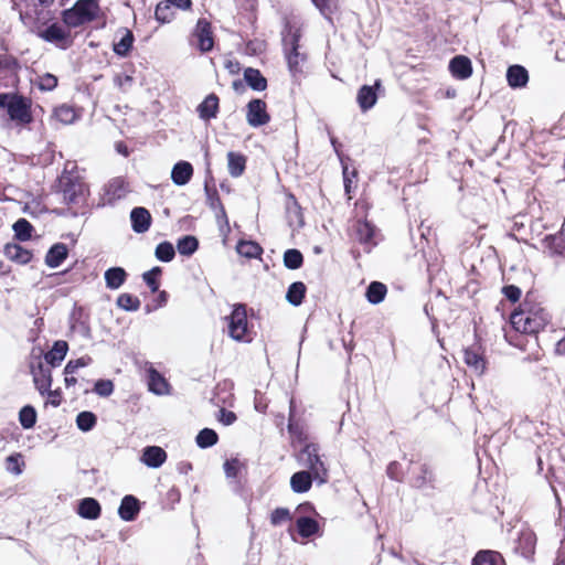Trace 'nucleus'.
<instances>
[{
  "label": "nucleus",
  "instance_id": "obj_1",
  "mask_svg": "<svg viewBox=\"0 0 565 565\" xmlns=\"http://www.w3.org/2000/svg\"><path fill=\"white\" fill-rule=\"evenodd\" d=\"M0 108L4 109L9 119L18 125L33 121L32 99L19 93H0Z\"/></svg>",
  "mask_w": 565,
  "mask_h": 565
},
{
  "label": "nucleus",
  "instance_id": "obj_2",
  "mask_svg": "<svg viewBox=\"0 0 565 565\" xmlns=\"http://www.w3.org/2000/svg\"><path fill=\"white\" fill-rule=\"evenodd\" d=\"M510 321L516 331L526 334H535L548 324L550 315L542 308L530 310L521 309L511 315Z\"/></svg>",
  "mask_w": 565,
  "mask_h": 565
},
{
  "label": "nucleus",
  "instance_id": "obj_3",
  "mask_svg": "<svg viewBox=\"0 0 565 565\" xmlns=\"http://www.w3.org/2000/svg\"><path fill=\"white\" fill-rule=\"evenodd\" d=\"M99 12L97 0H77L72 8L61 13L63 23L68 28H78L94 21Z\"/></svg>",
  "mask_w": 565,
  "mask_h": 565
},
{
  "label": "nucleus",
  "instance_id": "obj_4",
  "mask_svg": "<svg viewBox=\"0 0 565 565\" xmlns=\"http://www.w3.org/2000/svg\"><path fill=\"white\" fill-rule=\"evenodd\" d=\"M301 34L299 30L289 31L282 36L284 52L288 64V70L292 77L302 74V65L307 60V55L299 51V41Z\"/></svg>",
  "mask_w": 565,
  "mask_h": 565
},
{
  "label": "nucleus",
  "instance_id": "obj_5",
  "mask_svg": "<svg viewBox=\"0 0 565 565\" xmlns=\"http://www.w3.org/2000/svg\"><path fill=\"white\" fill-rule=\"evenodd\" d=\"M411 487L420 490L425 494H431L438 489V479L434 469L426 462L408 468Z\"/></svg>",
  "mask_w": 565,
  "mask_h": 565
},
{
  "label": "nucleus",
  "instance_id": "obj_6",
  "mask_svg": "<svg viewBox=\"0 0 565 565\" xmlns=\"http://www.w3.org/2000/svg\"><path fill=\"white\" fill-rule=\"evenodd\" d=\"M298 461L301 466L307 467L308 471L312 472L315 479H319L321 483L326 482L328 471L320 459L317 444H306L298 455Z\"/></svg>",
  "mask_w": 565,
  "mask_h": 565
},
{
  "label": "nucleus",
  "instance_id": "obj_7",
  "mask_svg": "<svg viewBox=\"0 0 565 565\" xmlns=\"http://www.w3.org/2000/svg\"><path fill=\"white\" fill-rule=\"evenodd\" d=\"M61 192L65 204H82L86 201L87 185L78 178L63 175L60 179Z\"/></svg>",
  "mask_w": 565,
  "mask_h": 565
},
{
  "label": "nucleus",
  "instance_id": "obj_8",
  "mask_svg": "<svg viewBox=\"0 0 565 565\" xmlns=\"http://www.w3.org/2000/svg\"><path fill=\"white\" fill-rule=\"evenodd\" d=\"M228 320V334L235 341H249L246 306L237 303L233 307Z\"/></svg>",
  "mask_w": 565,
  "mask_h": 565
},
{
  "label": "nucleus",
  "instance_id": "obj_9",
  "mask_svg": "<svg viewBox=\"0 0 565 565\" xmlns=\"http://www.w3.org/2000/svg\"><path fill=\"white\" fill-rule=\"evenodd\" d=\"M30 372L33 377V383L39 393L43 396L50 392L52 386V371L51 367L45 365L40 359L35 363H31Z\"/></svg>",
  "mask_w": 565,
  "mask_h": 565
},
{
  "label": "nucleus",
  "instance_id": "obj_10",
  "mask_svg": "<svg viewBox=\"0 0 565 565\" xmlns=\"http://www.w3.org/2000/svg\"><path fill=\"white\" fill-rule=\"evenodd\" d=\"M246 120L252 127H260L269 122L270 116L267 113L266 103L263 99L254 98L247 104Z\"/></svg>",
  "mask_w": 565,
  "mask_h": 565
},
{
  "label": "nucleus",
  "instance_id": "obj_11",
  "mask_svg": "<svg viewBox=\"0 0 565 565\" xmlns=\"http://www.w3.org/2000/svg\"><path fill=\"white\" fill-rule=\"evenodd\" d=\"M193 36L198 40V49L202 53L212 51L214 46V39L212 32V25L205 18H200L196 22L193 31Z\"/></svg>",
  "mask_w": 565,
  "mask_h": 565
},
{
  "label": "nucleus",
  "instance_id": "obj_12",
  "mask_svg": "<svg viewBox=\"0 0 565 565\" xmlns=\"http://www.w3.org/2000/svg\"><path fill=\"white\" fill-rule=\"evenodd\" d=\"M381 81L376 79L374 85H363L356 94V103L361 111L365 113L374 107L377 102V90L381 88Z\"/></svg>",
  "mask_w": 565,
  "mask_h": 565
},
{
  "label": "nucleus",
  "instance_id": "obj_13",
  "mask_svg": "<svg viewBox=\"0 0 565 565\" xmlns=\"http://www.w3.org/2000/svg\"><path fill=\"white\" fill-rule=\"evenodd\" d=\"M535 532H519L515 541L514 552L527 561H533L536 546Z\"/></svg>",
  "mask_w": 565,
  "mask_h": 565
},
{
  "label": "nucleus",
  "instance_id": "obj_14",
  "mask_svg": "<svg viewBox=\"0 0 565 565\" xmlns=\"http://www.w3.org/2000/svg\"><path fill=\"white\" fill-rule=\"evenodd\" d=\"M465 363L478 375L486 371V359L480 345L473 344L463 351Z\"/></svg>",
  "mask_w": 565,
  "mask_h": 565
},
{
  "label": "nucleus",
  "instance_id": "obj_15",
  "mask_svg": "<svg viewBox=\"0 0 565 565\" xmlns=\"http://www.w3.org/2000/svg\"><path fill=\"white\" fill-rule=\"evenodd\" d=\"M40 36L50 43L60 44L62 49L68 47L72 43L70 32L65 31L58 23H52L45 28Z\"/></svg>",
  "mask_w": 565,
  "mask_h": 565
},
{
  "label": "nucleus",
  "instance_id": "obj_16",
  "mask_svg": "<svg viewBox=\"0 0 565 565\" xmlns=\"http://www.w3.org/2000/svg\"><path fill=\"white\" fill-rule=\"evenodd\" d=\"M220 109V98L216 94H209L196 107L199 118L210 121L216 118Z\"/></svg>",
  "mask_w": 565,
  "mask_h": 565
},
{
  "label": "nucleus",
  "instance_id": "obj_17",
  "mask_svg": "<svg viewBox=\"0 0 565 565\" xmlns=\"http://www.w3.org/2000/svg\"><path fill=\"white\" fill-rule=\"evenodd\" d=\"M151 214L142 206L134 207L130 212L131 228L137 234L146 233L151 226Z\"/></svg>",
  "mask_w": 565,
  "mask_h": 565
},
{
  "label": "nucleus",
  "instance_id": "obj_18",
  "mask_svg": "<svg viewBox=\"0 0 565 565\" xmlns=\"http://www.w3.org/2000/svg\"><path fill=\"white\" fill-rule=\"evenodd\" d=\"M21 64L17 57L10 54H0V82L9 78L18 81Z\"/></svg>",
  "mask_w": 565,
  "mask_h": 565
},
{
  "label": "nucleus",
  "instance_id": "obj_19",
  "mask_svg": "<svg viewBox=\"0 0 565 565\" xmlns=\"http://www.w3.org/2000/svg\"><path fill=\"white\" fill-rule=\"evenodd\" d=\"M449 71L457 79H467L472 74V64L469 57L456 55L449 62Z\"/></svg>",
  "mask_w": 565,
  "mask_h": 565
},
{
  "label": "nucleus",
  "instance_id": "obj_20",
  "mask_svg": "<svg viewBox=\"0 0 565 565\" xmlns=\"http://www.w3.org/2000/svg\"><path fill=\"white\" fill-rule=\"evenodd\" d=\"M140 460L147 467L157 469L167 460V452L159 446H147L142 450Z\"/></svg>",
  "mask_w": 565,
  "mask_h": 565
},
{
  "label": "nucleus",
  "instance_id": "obj_21",
  "mask_svg": "<svg viewBox=\"0 0 565 565\" xmlns=\"http://www.w3.org/2000/svg\"><path fill=\"white\" fill-rule=\"evenodd\" d=\"M140 512V501L132 494H127L121 499L118 508V514L124 521H134Z\"/></svg>",
  "mask_w": 565,
  "mask_h": 565
},
{
  "label": "nucleus",
  "instance_id": "obj_22",
  "mask_svg": "<svg viewBox=\"0 0 565 565\" xmlns=\"http://www.w3.org/2000/svg\"><path fill=\"white\" fill-rule=\"evenodd\" d=\"M204 191L206 194V203L213 211L216 212V218L218 223L223 221L226 225H228V218L217 190L215 188H211L209 182L205 181Z\"/></svg>",
  "mask_w": 565,
  "mask_h": 565
},
{
  "label": "nucleus",
  "instance_id": "obj_23",
  "mask_svg": "<svg viewBox=\"0 0 565 565\" xmlns=\"http://www.w3.org/2000/svg\"><path fill=\"white\" fill-rule=\"evenodd\" d=\"M374 232V226L367 221H358L354 225L355 239L365 246L366 252H370L371 247L375 245Z\"/></svg>",
  "mask_w": 565,
  "mask_h": 565
},
{
  "label": "nucleus",
  "instance_id": "obj_24",
  "mask_svg": "<svg viewBox=\"0 0 565 565\" xmlns=\"http://www.w3.org/2000/svg\"><path fill=\"white\" fill-rule=\"evenodd\" d=\"M149 391L156 395H166L169 393L170 385L168 381L152 365L147 370Z\"/></svg>",
  "mask_w": 565,
  "mask_h": 565
},
{
  "label": "nucleus",
  "instance_id": "obj_25",
  "mask_svg": "<svg viewBox=\"0 0 565 565\" xmlns=\"http://www.w3.org/2000/svg\"><path fill=\"white\" fill-rule=\"evenodd\" d=\"M507 81L512 88H523L529 83V72L522 65H511L507 70Z\"/></svg>",
  "mask_w": 565,
  "mask_h": 565
},
{
  "label": "nucleus",
  "instance_id": "obj_26",
  "mask_svg": "<svg viewBox=\"0 0 565 565\" xmlns=\"http://www.w3.org/2000/svg\"><path fill=\"white\" fill-rule=\"evenodd\" d=\"M68 351V344L64 340H57L53 343L51 350H49L44 354V360L46 364L51 367H55L61 364V362L65 359Z\"/></svg>",
  "mask_w": 565,
  "mask_h": 565
},
{
  "label": "nucleus",
  "instance_id": "obj_27",
  "mask_svg": "<svg viewBox=\"0 0 565 565\" xmlns=\"http://www.w3.org/2000/svg\"><path fill=\"white\" fill-rule=\"evenodd\" d=\"M3 253L7 258L18 264L25 265L32 259V252L22 247L17 243H8L4 245Z\"/></svg>",
  "mask_w": 565,
  "mask_h": 565
},
{
  "label": "nucleus",
  "instance_id": "obj_28",
  "mask_svg": "<svg viewBox=\"0 0 565 565\" xmlns=\"http://www.w3.org/2000/svg\"><path fill=\"white\" fill-rule=\"evenodd\" d=\"M193 175V167L188 161H179L177 162L171 171V180L178 185L182 186L189 183Z\"/></svg>",
  "mask_w": 565,
  "mask_h": 565
},
{
  "label": "nucleus",
  "instance_id": "obj_29",
  "mask_svg": "<svg viewBox=\"0 0 565 565\" xmlns=\"http://www.w3.org/2000/svg\"><path fill=\"white\" fill-rule=\"evenodd\" d=\"M471 565H505V559L497 551L480 550L472 557Z\"/></svg>",
  "mask_w": 565,
  "mask_h": 565
},
{
  "label": "nucleus",
  "instance_id": "obj_30",
  "mask_svg": "<svg viewBox=\"0 0 565 565\" xmlns=\"http://www.w3.org/2000/svg\"><path fill=\"white\" fill-rule=\"evenodd\" d=\"M79 516L87 520H96L100 515V504L94 498H84L79 500L76 509Z\"/></svg>",
  "mask_w": 565,
  "mask_h": 565
},
{
  "label": "nucleus",
  "instance_id": "obj_31",
  "mask_svg": "<svg viewBox=\"0 0 565 565\" xmlns=\"http://www.w3.org/2000/svg\"><path fill=\"white\" fill-rule=\"evenodd\" d=\"M127 277L128 274L125 268L119 266L110 267L104 274L106 287L110 290L119 289L127 280Z\"/></svg>",
  "mask_w": 565,
  "mask_h": 565
},
{
  "label": "nucleus",
  "instance_id": "obj_32",
  "mask_svg": "<svg viewBox=\"0 0 565 565\" xmlns=\"http://www.w3.org/2000/svg\"><path fill=\"white\" fill-rule=\"evenodd\" d=\"M313 475L310 471L301 470L295 472L290 478V487L295 493H305L312 486Z\"/></svg>",
  "mask_w": 565,
  "mask_h": 565
},
{
  "label": "nucleus",
  "instance_id": "obj_33",
  "mask_svg": "<svg viewBox=\"0 0 565 565\" xmlns=\"http://www.w3.org/2000/svg\"><path fill=\"white\" fill-rule=\"evenodd\" d=\"M68 248L64 243H56L50 247L45 256V264L50 268H57L67 257Z\"/></svg>",
  "mask_w": 565,
  "mask_h": 565
},
{
  "label": "nucleus",
  "instance_id": "obj_34",
  "mask_svg": "<svg viewBox=\"0 0 565 565\" xmlns=\"http://www.w3.org/2000/svg\"><path fill=\"white\" fill-rule=\"evenodd\" d=\"M71 330L86 340L92 339V330L88 318L85 317L82 310L78 313H73L70 318Z\"/></svg>",
  "mask_w": 565,
  "mask_h": 565
},
{
  "label": "nucleus",
  "instance_id": "obj_35",
  "mask_svg": "<svg viewBox=\"0 0 565 565\" xmlns=\"http://www.w3.org/2000/svg\"><path fill=\"white\" fill-rule=\"evenodd\" d=\"M227 168L232 178L241 177L246 168V157L239 152H227Z\"/></svg>",
  "mask_w": 565,
  "mask_h": 565
},
{
  "label": "nucleus",
  "instance_id": "obj_36",
  "mask_svg": "<svg viewBox=\"0 0 565 565\" xmlns=\"http://www.w3.org/2000/svg\"><path fill=\"white\" fill-rule=\"evenodd\" d=\"M244 79L253 90L263 92L267 88V79L257 68L247 67L244 71Z\"/></svg>",
  "mask_w": 565,
  "mask_h": 565
},
{
  "label": "nucleus",
  "instance_id": "obj_37",
  "mask_svg": "<svg viewBox=\"0 0 565 565\" xmlns=\"http://www.w3.org/2000/svg\"><path fill=\"white\" fill-rule=\"evenodd\" d=\"M134 41V33L130 30L125 29L121 39L113 44L114 53L120 57L128 56L132 49Z\"/></svg>",
  "mask_w": 565,
  "mask_h": 565
},
{
  "label": "nucleus",
  "instance_id": "obj_38",
  "mask_svg": "<svg viewBox=\"0 0 565 565\" xmlns=\"http://www.w3.org/2000/svg\"><path fill=\"white\" fill-rule=\"evenodd\" d=\"M306 290V285L302 281H295L287 289L286 300L295 307L300 306L303 301Z\"/></svg>",
  "mask_w": 565,
  "mask_h": 565
},
{
  "label": "nucleus",
  "instance_id": "obj_39",
  "mask_svg": "<svg viewBox=\"0 0 565 565\" xmlns=\"http://www.w3.org/2000/svg\"><path fill=\"white\" fill-rule=\"evenodd\" d=\"M386 286L380 281H372L365 292L367 301L372 305L382 302L386 296Z\"/></svg>",
  "mask_w": 565,
  "mask_h": 565
},
{
  "label": "nucleus",
  "instance_id": "obj_40",
  "mask_svg": "<svg viewBox=\"0 0 565 565\" xmlns=\"http://www.w3.org/2000/svg\"><path fill=\"white\" fill-rule=\"evenodd\" d=\"M236 250L241 256L249 259L259 258L263 253L262 246L253 241H239L236 245Z\"/></svg>",
  "mask_w": 565,
  "mask_h": 565
},
{
  "label": "nucleus",
  "instance_id": "obj_41",
  "mask_svg": "<svg viewBox=\"0 0 565 565\" xmlns=\"http://www.w3.org/2000/svg\"><path fill=\"white\" fill-rule=\"evenodd\" d=\"M217 441H218V435L212 428L201 429L195 437V443H196L198 447L201 449L210 448V447L216 445Z\"/></svg>",
  "mask_w": 565,
  "mask_h": 565
},
{
  "label": "nucleus",
  "instance_id": "obj_42",
  "mask_svg": "<svg viewBox=\"0 0 565 565\" xmlns=\"http://www.w3.org/2000/svg\"><path fill=\"white\" fill-rule=\"evenodd\" d=\"M199 248V241L193 235H185L178 239L177 249L180 255L191 256Z\"/></svg>",
  "mask_w": 565,
  "mask_h": 565
},
{
  "label": "nucleus",
  "instance_id": "obj_43",
  "mask_svg": "<svg viewBox=\"0 0 565 565\" xmlns=\"http://www.w3.org/2000/svg\"><path fill=\"white\" fill-rule=\"evenodd\" d=\"M127 192V183L121 178L113 179L107 184L106 193L111 200H120Z\"/></svg>",
  "mask_w": 565,
  "mask_h": 565
},
{
  "label": "nucleus",
  "instance_id": "obj_44",
  "mask_svg": "<svg viewBox=\"0 0 565 565\" xmlns=\"http://www.w3.org/2000/svg\"><path fill=\"white\" fill-rule=\"evenodd\" d=\"M14 231V237L18 241L25 242L32 237L33 226L25 218H19L12 226Z\"/></svg>",
  "mask_w": 565,
  "mask_h": 565
},
{
  "label": "nucleus",
  "instance_id": "obj_45",
  "mask_svg": "<svg viewBox=\"0 0 565 565\" xmlns=\"http://www.w3.org/2000/svg\"><path fill=\"white\" fill-rule=\"evenodd\" d=\"M303 264V255L297 248H289L284 253V266L290 270L299 269Z\"/></svg>",
  "mask_w": 565,
  "mask_h": 565
},
{
  "label": "nucleus",
  "instance_id": "obj_46",
  "mask_svg": "<svg viewBox=\"0 0 565 565\" xmlns=\"http://www.w3.org/2000/svg\"><path fill=\"white\" fill-rule=\"evenodd\" d=\"M97 424V416L89 411H83L76 416L77 428L84 433L90 431Z\"/></svg>",
  "mask_w": 565,
  "mask_h": 565
},
{
  "label": "nucleus",
  "instance_id": "obj_47",
  "mask_svg": "<svg viewBox=\"0 0 565 565\" xmlns=\"http://www.w3.org/2000/svg\"><path fill=\"white\" fill-rule=\"evenodd\" d=\"M53 117L63 125H70L74 122L76 113L72 106L61 105L54 109Z\"/></svg>",
  "mask_w": 565,
  "mask_h": 565
},
{
  "label": "nucleus",
  "instance_id": "obj_48",
  "mask_svg": "<svg viewBox=\"0 0 565 565\" xmlns=\"http://www.w3.org/2000/svg\"><path fill=\"white\" fill-rule=\"evenodd\" d=\"M116 305L120 309L131 312L137 311L140 308L141 302L138 297L125 292L118 296Z\"/></svg>",
  "mask_w": 565,
  "mask_h": 565
},
{
  "label": "nucleus",
  "instance_id": "obj_49",
  "mask_svg": "<svg viewBox=\"0 0 565 565\" xmlns=\"http://www.w3.org/2000/svg\"><path fill=\"white\" fill-rule=\"evenodd\" d=\"M19 420L24 429L34 427L36 423V411L31 405H25L20 409Z\"/></svg>",
  "mask_w": 565,
  "mask_h": 565
},
{
  "label": "nucleus",
  "instance_id": "obj_50",
  "mask_svg": "<svg viewBox=\"0 0 565 565\" xmlns=\"http://www.w3.org/2000/svg\"><path fill=\"white\" fill-rule=\"evenodd\" d=\"M154 255L158 260L169 263L174 258L175 249L170 242L164 241L157 245Z\"/></svg>",
  "mask_w": 565,
  "mask_h": 565
},
{
  "label": "nucleus",
  "instance_id": "obj_51",
  "mask_svg": "<svg viewBox=\"0 0 565 565\" xmlns=\"http://www.w3.org/2000/svg\"><path fill=\"white\" fill-rule=\"evenodd\" d=\"M171 7L172 6L168 3L167 0L159 2L154 10L156 20L161 23L170 22L174 15Z\"/></svg>",
  "mask_w": 565,
  "mask_h": 565
},
{
  "label": "nucleus",
  "instance_id": "obj_52",
  "mask_svg": "<svg viewBox=\"0 0 565 565\" xmlns=\"http://www.w3.org/2000/svg\"><path fill=\"white\" fill-rule=\"evenodd\" d=\"M162 270L160 267L156 266L151 268L150 270L142 274V279L146 282V285L149 287L151 292L159 291V280L158 277L161 275Z\"/></svg>",
  "mask_w": 565,
  "mask_h": 565
},
{
  "label": "nucleus",
  "instance_id": "obj_53",
  "mask_svg": "<svg viewBox=\"0 0 565 565\" xmlns=\"http://www.w3.org/2000/svg\"><path fill=\"white\" fill-rule=\"evenodd\" d=\"M291 520V514L287 508H277L270 514L271 526H282Z\"/></svg>",
  "mask_w": 565,
  "mask_h": 565
},
{
  "label": "nucleus",
  "instance_id": "obj_54",
  "mask_svg": "<svg viewBox=\"0 0 565 565\" xmlns=\"http://www.w3.org/2000/svg\"><path fill=\"white\" fill-rule=\"evenodd\" d=\"M57 77L51 73H45L38 77L36 85L42 92H51L57 86Z\"/></svg>",
  "mask_w": 565,
  "mask_h": 565
},
{
  "label": "nucleus",
  "instance_id": "obj_55",
  "mask_svg": "<svg viewBox=\"0 0 565 565\" xmlns=\"http://www.w3.org/2000/svg\"><path fill=\"white\" fill-rule=\"evenodd\" d=\"M23 466L21 454H12L7 458V470L14 476L22 473Z\"/></svg>",
  "mask_w": 565,
  "mask_h": 565
},
{
  "label": "nucleus",
  "instance_id": "obj_56",
  "mask_svg": "<svg viewBox=\"0 0 565 565\" xmlns=\"http://www.w3.org/2000/svg\"><path fill=\"white\" fill-rule=\"evenodd\" d=\"M323 532H288L289 539L299 544H307L309 541L320 537Z\"/></svg>",
  "mask_w": 565,
  "mask_h": 565
},
{
  "label": "nucleus",
  "instance_id": "obj_57",
  "mask_svg": "<svg viewBox=\"0 0 565 565\" xmlns=\"http://www.w3.org/2000/svg\"><path fill=\"white\" fill-rule=\"evenodd\" d=\"M94 392L100 397H108L114 392V383L110 380H97L94 385Z\"/></svg>",
  "mask_w": 565,
  "mask_h": 565
},
{
  "label": "nucleus",
  "instance_id": "obj_58",
  "mask_svg": "<svg viewBox=\"0 0 565 565\" xmlns=\"http://www.w3.org/2000/svg\"><path fill=\"white\" fill-rule=\"evenodd\" d=\"M92 359L89 356H82L76 360H70L65 367H64V374L65 375H72L74 374L79 367L87 366L90 363Z\"/></svg>",
  "mask_w": 565,
  "mask_h": 565
},
{
  "label": "nucleus",
  "instance_id": "obj_59",
  "mask_svg": "<svg viewBox=\"0 0 565 565\" xmlns=\"http://www.w3.org/2000/svg\"><path fill=\"white\" fill-rule=\"evenodd\" d=\"M296 526V530H320L323 524L311 516L303 515L297 519Z\"/></svg>",
  "mask_w": 565,
  "mask_h": 565
},
{
  "label": "nucleus",
  "instance_id": "obj_60",
  "mask_svg": "<svg viewBox=\"0 0 565 565\" xmlns=\"http://www.w3.org/2000/svg\"><path fill=\"white\" fill-rule=\"evenodd\" d=\"M386 475L391 480L401 482L404 479V469L398 461H392L386 468Z\"/></svg>",
  "mask_w": 565,
  "mask_h": 565
},
{
  "label": "nucleus",
  "instance_id": "obj_61",
  "mask_svg": "<svg viewBox=\"0 0 565 565\" xmlns=\"http://www.w3.org/2000/svg\"><path fill=\"white\" fill-rule=\"evenodd\" d=\"M313 4L319 9L322 15L330 19L332 8L334 7V0H311Z\"/></svg>",
  "mask_w": 565,
  "mask_h": 565
},
{
  "label": "nucleus",
  "instance_id": "obj_62",
  "mask_svg": "<svg viewBox=\"0 0 565 565\" xmlns=\"http://www.w3.org/2000/svg\"><path fill=\"white\" fill-rule=\"evenodd\" d=\"M502 292L505 296L507 299H509L511 302L519 301L521 297V289L515 285H507L502 288Z\"/></svg>",
  "mask_w": 565,
  "mask_h": 565
},
{
  "label": "nucleus",
  "instance_id": "obj_63",
  "mask_svg": "<svg viewBox=\"0 0 565 565\" xmlns=\"http://www.w3.org/2000/svg\"><path fill=\"white\" fill-rule=\"evenodd\" d=\"M239 461L237 459H227L224 465V472L227 478H236L238 473Z\"/></svg>",
  "mask_w": 565,
  "mask_h": 565
},
{
  "label": "nucleus",
  "instance_id": "obj_64",
  "mask_svg": "<svg viewBox=\"0 0 565 565\" xmlns=\"http://www.w3.org/2000/svg\"><path fill=\"white\" fill-rule=\"evenodd\" d=\"M114 83L119 89H121L122 92H127L131 87L134 78L132 76L126 74L116 75L114 78Z\"/></svg>",
  "mask_w": 565,
  "mask_h": 565
}]
</instances>
